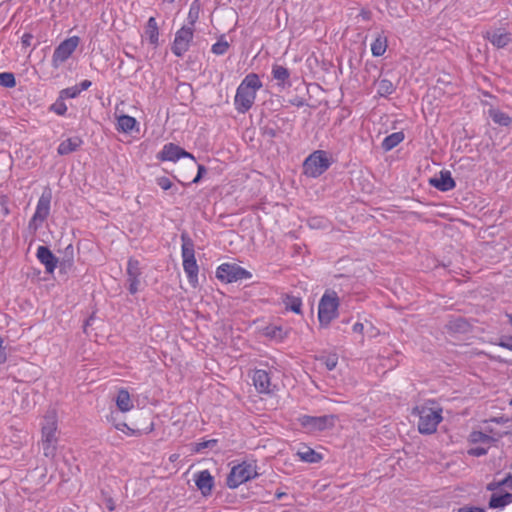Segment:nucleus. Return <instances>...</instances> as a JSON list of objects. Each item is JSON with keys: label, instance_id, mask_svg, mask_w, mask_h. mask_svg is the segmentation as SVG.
<instances>
[{"label": "nucleus", "instance_id": "f257e3e1", "mask_svg": "<svg viewBox=\"0 0 512 512\" xmlns=\"http://www.w3.org/2000/svg\"><path fill=\"white\" fill-rule=\"evenodd\" d=\"M263 83L256 73H248L240 82L234 96V107L238 113L245 114L254 105L258 91Z\"/></svg>", "mask_w": 512, "mask_h": 512}, {"label": "nucleus", "instance_id": "f03ea898", "mask_svg": "<svg viewBox=\"0 0 512 512\" xmlns=\"http://www.w3.org/2000/svg\"><path fill=\"white\" fill-rule=\"evenodd\" d=\"M442 407L433 400H428L413 409V414L418 416V431L424 435H431L437 431L438 425L443 420Z\"/></svg>", "mask_w": 512, "mask_h": 512}, {"label": "nucleus", "instance_id": "7ed1b4c3", "mask_svg": "<svg viewBox=\"0 0 512 512\" xmlns=\"http://www.w3.org/2000/svg\"><path fill=\"white\" fill-rule=\"evenodd\" d=\"M43 455L46 458L54 459L58 446V418L55 411L48 412L41 423V439Z\"/></svg>", "mask_w": 512, "mask_h": 512}, {"label": "nucleus", "instance_id": "20e7f679", "mask_svg": "<svg viewBox=\"0 0 512 512\" xmlns=\"http://www.w3.org/2000/svg\"><path fill=\"white\" fill-rule=\"evenodd\" d=\"M182 246H181V256H182V265L183 270L187 276V280L189 284L196 288L199 285V266L197 264L195 258V250L194 244L192 240L184 235H182Z\"/></svg>", "mask_w": 512, "mask_h": 512}, {"label": "nucleus", "instance_id": "39448f33", "mask_svg": "<svg viewBox=\"0 0 512 512\" xmlns=\"http://www.w3.org/2000/svg\"><path fill=\"white\" fill-rule=\"evenodd\" d=\"M340 300L335 291L327 290L318 305V320L322 327H328L339 315Z\"/></svg>", "mask_w": 512, "mask_h": 512}, {"label": "nucleus", "instance_id": "423d86ee", "mask_svg": "<svg viewBox=\"0 0 512 512\" xmlns=\"http://www.w3.org/2000/svg\"><path fill=\"white\" fill-rule=\"evenodd\" d=\"M258 476L257 465L252 462H242L233 466L226 478V485L235 489Z\"/></svg>", "mask_w": 512, "mask_h": 512}, {"label": "nucleus", "instance_id": "0eeeda50", "mask_svg": "<svg viewBox=\"0 0 512 512\" xmlns=\"http://www.w3.org/2000/svg\"><path fill=\"white\" fill-rule=\"evenodd\" d=\"M331 165L327 153L323 150L314 151L303 163V172L306 176L317 178Z\"/></svg>", "mask_w": 512, "mask_h": 512}, {"label": "nucleus", "instance_id": "6e6552de", "mask_svg": "<svg viewBox=\"0 0 512 512\" xmlns=\"http://www.w3.org/2000/svg\"><path fill=\"white\" fill-rule=\"evenodd\" d=\"M216 277L224 283L250 279L252 273L236 263H222L216 269Z\"/></svg>", "mask_w": 512, "mask_h": 512}, {"label": "nucleus", "instance_id": "1a4fd4ad", "mask_svg": "<svg viewBox=\"0 0 512 512\" xmlns=\"http://www.w3.org/2000/svg\"><path fill=\"white\" fill-rule=\"evenodd\" d=\"M52 193L46 189L38 199L35 212L29 222L31 229L37 230L50 214Z\"/></svg>", "mask_w": 512, "mask_h": 512}, {"label": "nucleus", "instance_id": "9d476101", "mask_svg": "<svg viewBox=\"0 0 512 512\" xmlns=\"http://www.w3.org/2000/svg\"><path fill=\"white\" fill-rule=\"evenodd\" d=\"M336 416H309L303 415L299 418L302 427L306 428L309 432L323 431L332 428L335 424Z\"/></svg>", "mask_w": 512, "mask_h": 512}, {"label": "nucleus", "instance_id": "9b49d317", "mask_svg": "<svg viewBox=\"0 0 512 512\" xmlns=\"http://www.w3.org/2000/svg\"><path fill=\"white\" fill-rule=\"evenodd\" d=\"M194 37V28L183 26L175 34L171 47L174 55L182 57L190 48Z\"/></svg>", "mask_w": 512, "mask_h": 512}, {"label": "nucleus", "instance_id": "f8f14e48", "mask_svg": "<svg viewBox=\"0 0 512 512\" xmlns=\"http://www.w3.org/2000/svg\"><path fill=\"white\" fill-rule=\"evenodd\" d=\"M80 42L78 36H72L62 41L54 50L52 56V64L58 67L65 62L76 50Z\"/></svg>", "mask_w": 512, "mask_h": 512}, {"label": "nucleus", "instance_id": "ddd939ff", "mask_svg": "<svg viewBox=\"0 0 512 512\" xmlns=\"http://www.w3.org/2000/svg\"><path fill=\"white\" fill-rule=\"evenodd\" d=\"M156 158L161 162H177L181 158H189L195 161L193 154L187 152L174 143H167L163 146Z\"/></svg>", "mask_w": 512, "mask_h": 512}, {"label": "nucleus", "instance_id": "4468645a", "mask_svg": "<svg viewBox=\"0 0 512 512\" xmlns=\"http://www.w3.org/2000/svg\"><path fill=\"white\" fill-rule=\"evenodd\" d=\"M193 480L196 487L204 497H208L212 494V490L214 488V477L211 475L209 470H202L195 473Z\"/></svg>", "mask_w": 512, "mask_h": 512}, {"label": "nucleus", "instance_id": "2eb2a0df", "mask_svg": "<svg viewBox=\"0 0 512 512\" xmlns=\"http://www.w3.org/2000/svg\"><path fill=\"white\" fill-rule=\"evenodd\" d=\"M252 381L255 389L262 394H269L272 392L271 378L267 371L257 369L252 375Z\"/></svg>", "mask_w": 512, "mask_h": 512}, {"label": "nucleus", "instance_id": "dca6fc26", "mask_svg": "<svg viewBox=\"0 0 512 512\" xmlns=\"http://www.w3.org/2000/svg\"><path fill=\"white\" fill-rule=\"evenodd\" d=\"M37 259L45 266L47 273L52 274L58 263V259L54 256L51 250L46 246H39L36 252Z\"/></svg>", "mask_w": 512, "mask_h": 512}, {"label": "nucleus", "instance_id": "f3484780", "mask_svg": "<svg viewBox=\"0 0 512 512\" xmlns=\"http://www.w3.org/2000/svg\"><path fill=\"white\" fill-rule=\"evenodd\" d=\"M483 37L498 49L506 47L511 42V34L503 29L486 31Z\"/></svg>", "mask_w": 512, "mask_h": 512}, {"label": "nucleus", "instance_id": "a211bd4d", "mask_svg": "<svg viewBox=\"0 0 512 512\" xmlns=\"http://www.w3.org/2000/svg\"><path fill=\"white\" fill-rule=\"evenodd\" d=\"M429 183L431 186L443 192L452 190L456 185L449 171H441L438 176L431 178Z\"/></svg>", "mask_w": 512, "mask_h": 512}, {"label": "nucleus", "instance_id": "6ab92c4d", "mask_svg": "<svg viewBox=\"0 0 512 512\" xmlns=\"http://www.w3.org/2000/svg\"><path fill=\"white\" fill-rule=\"evenodd\" d=\"M107 420L116 430L124 433L126 436H140L142 434L141 430L133 429L127 423L119 421L118 414L113 411L107 416Z\"/></svg>", "mask_w": 512, "mask_h": 512}, {"label": "nucleus", "instance_id": "aec40b11", "mask_svg": "<svg viewBox=\"0 0 512 512\" xmlns=\"http://www.w3.org/2000/svg\"><path fill=\"white\" fill-rule=\"evenodd\" d=\"M159 27L155 17H150L147 21L144 30V37L148 40L149 44L154 48L159 45Z\"/></svg>", "mask_w": 512, "mask_h": 512}, {"label": "nucleus", "instance_id": "412c9836", "mask_svg": "<svg viewBox=\"0 0 512 512\" xmlns=\"http://www.w3.org/2000/svg\"><path fill=\"white\" fill-rule=\"evenodd\" d=\"M296 456L300 461L306 463H318L323 459V455L316 452L314 449L307 445H302L296 452Z\"/></svg>", "mask_w": 512, "mask_h": 512}, {"label": "nucleus", "instance_id": "4be33fe9", "mask_svg": "<svg viewBox=\"0 0 512 512\" xmlns=\"http://www.w3.org/2000/svg\"><path fill=\"white\" fill-rule=\"evenodd\" d=\"M83 144V140L78 137V136H75V137H70V138H67L65 140H63L58 148H57V152L59 155H68L76 150H78L81 145Z\"/></svg>", "mask_w": 512, "mask_h": 512}, {"label": "nucleus", "instance_id": "5701e85b", "mask_svg": "<svg viewBox=\"0 0 512 512\" xmlns=\"http://www.w3.org/2000/svg\"><path fill=\"white\" fill-rule=\"evenodd\" d=\"M115 403L117 408L123 413H127L134 408L130 393L124 388L118 390Z\"/></svg>", "mask_w": 512, "mask_h": 512}, {"label": "nucleus", "instance_id": "b1692460", "mask_svg": "<svg viewBox=\"0 0 512 512\" xmlns=\"http://www.w3.org/2000/svg\"><path fill=\"white\" fill-rule=\"evenodd\" d=\"M116 120V130L122 133H130L138 125L134 117L125 114L117 116Z\"/></svg>", "mask_w": 512, "mask_h": 512}, {"label": "nucleus", "instance_id": "393cba45", "mask_svg": "<svg viewBox=\"0 0 512 512\" xmlns=\"http://www.w3.org/2000/svg\"><path fill=\"white\" fill-rule=\"evenodd\" d=\"M388 47V39L383 34H379L371 43V53L374 57L384 55Z\"/></svg>", "mask_w": 512, "mask_h": 512}, {"label": "nucleus", "instance_id": "a878e982", "mask_svg": "<svg viewBox=\"0 0 512 512\" xmlns=\"http://www.w3.org/2000/svg\"><path fill=\"white\" fill-rule=\"evenodd\" d=\"M512 503V493H504L501 495L493 494L489 500V508L497 509L504 508L505 506Z\"/></svg>", "mask_w": 512, "mask_h": 512}, {"label": "nucleus", "instance_id": "bb28decb", "mask_svg": "<svg viewBox=\"0 0 512 512\" xmlns=\"http://www.w3.org/2000/svg\"><path fill=\"white\" fill-rule=\"evenodd\" d=\"M404 138L405 136L403 132H394L384 138V140L382 141V148L385 151H390L393 148H395L398 144H400L404 140Z\"/></svg>", "mask_w": 512, "mask_h": 512}, {"label": "nucleus", "instance_id": "cd10ccee", "mask_svg": "<svg viewBox=\"0 0 512 512\" xmlns=\"http://www.w3.org/2000/svg\"><path fill=\"white\" fill-rule=\"evenodd\" d=\"M271 73H272L273 78L276 81H278L279 86H284L290 78L289 70L282 65L274 64L272 66Z\"/></svg>", "mask_w": 512, "mask_h": 512}, {"label": "nucleus", "instance_id": "c85d7f7f", "mask_svg": "<svg viewBox=\"0 0 512 512\" xmlns=\"http://www.w3.org/2000/svg\"><path fill=\"white\" fill-rule=\"evenodd\" d=\"M489 116L494 123L501 126H509L512 123V117L499 109L491 108L488 111Z\"/></svg>", "mask_w": 512, "mask_h": 512}, {"label": "nucleus", "instance_id": "c756f323", "mask_svg": "<svg viewBox=\"0 0 512 512\" xmlns=\"http://www.w3.org/2000/svg\"><path fill=\"white\" fill-rule=\"evenodd\" d=\"M284 304L286 310L292 311L296 314L302 313V300L299 297H295L292 295H286L284 299Z\"/></svg>", "mask_w": 512, "mask_h": 512}, {"label": "nucleus", "instance_id": "7c9ffc66", "mask_svg": "<svg viewBox=\"0 0 512 512\" xmlns=\"http://www.w3.org/2000/svg\"><path fill=\"white\" fill-rule=\"evenodd\" d=\"M395 91L394 84L388 79H381L378 82L377 94L380 97H387Z\"/></svg>", "mask_w": 512, "mask_h": 512}, {"label": "nucleus", "instance_id": "2f4dec72", "mask_svg": "<svg viewBox=\"0 0 512 512\" xmlns=\"http://www.w3.org/2000/svg\"><path fill=\"white\" fill-rule=\"evenodd\" d=\"M200 11H201V5H200L199 1L194 0L190 5L188 16H187V20L190 24L189 27L193 28L195 23L198 21Z\"/></svg>", "mask_w": 512, "mask_h": 512}, {"label": "nucleus", "instance_id": "473e14b6", "mask_svg": "<svg viewBox=\"0 0 512 512\" xmlns=\"http://www.w3.org/2000/svg\"><path fill=\"white\" fill-rule=\"evenodd\" d=\"M468 441L472 444L477 443H490L491 437L488 433H485L484 431L479 430H473L468 437Z\"/></svg>", "mask_w": 512, "mask_h": 512}, {"label": "nucleus", "instance_id": "72a5a7b5", "mask_svg": "<svg viewBox=\"0 0 512 512\" xmlns=\"http://www.w3.org/2000/svg\"><path fill=\"white\" fill-rule=\"evenodd\" d=\"M126 273L128 278L140 277V263L137 259L130 258L127 262Z\"/></svg>", "mask_w": 512, "mask_h": 512}, {"label": "nucleus", "instance_id": "f704fd0d", "mask_svg": "<svg viewBox=\"0 0 512 512\" xmlns=\"http://www.w3.org/2000/svg\"><path fill=\"white\" fill-rule=\"evenodd\" d=\"M0 85L6 88H13L16 85L14 74L11 72L0 73Z\"/></svg>", "mask_w": 512, "mask_h": 512}, {"label": "nucleus", "instance_id": "c9c22d12", "mask_svg": "<svg viewBox=\"0 0 512 512\" xmlns=\"http://www.w3.org/2000/svg\"><path fill=\"white\" fill-rule=\"evenodd\" d=\"M484 432L489 434L491 437V442H496L508 434V432L500 431L491 425L485 426Z\"/></svg>", "mask_w": 512, "mask_h": 512}, {"label": "nucleus", "instance_id": "e433bc0d", "mask_svg": "<svg viewBox=\"0 0 512 512\" xmlns=\"http://www.w3.org/2000/svg\"><path fill=\"white\" fill-rule=\"evenodd\" d=\"M216 439L204 440L194 443L192 446L193 453H201L204 449L215 446L217 444Z\"/></svg>", "mask_w": 512, "mask_h": 512}, {"label": "nucleus", "instance_id": "4c0bfd02", "mask_svg": "<svg viewBox=\"0 0 512 512\" xmlns=\"http://www.w3.org/2000/svg\"><path fill=\"white\" fill-rule=\"evenodd\" d=\"M229 44L226 41H218L212 45L211 51L216 55H223L227 52Z\"/></svg>", "mask_w": 512, "mask_h": 512}, {"label": "nucleus", "instance_id": "58836bf2", "mask_svg": "<svg viewBox=\"0 0 512 512\" xmlns=\"http://www.w3.org/2000/svg\"><path fill=\"white\" fill-rule=\"evenodd\" d=\"M322 360H323L325 367L329 371H332L333 369H335L338 364V357L336 354H332L327 357H324Z\"/></svg>", "mask_w": 512, "mask_h": 512}, {"label": "nucleus", "instance_id": "ea45409f", "mask_svg": "<svg viewBox=\"0 0 512 512\" xmlns=\"http://www.w3.org/2000/svg\"><path fill=\"white\" fill-rule=\"evenodd\" d=\"M50 110L57 115H64L67 112V106L63 101H56L51 105Z\"/></svg>", "mask_w": 512, "mask_h": 512}, {"label": "nucleus", "instance_id": "a19ab883", "mask_svg": "<svg viewBox=\"0 0 512 512\" xmlns=\"http://www.w3.org/2000/svg\"><path fill=\"white\" fill-rule=\"evenodd\" d=\"M156 183L164 191H167L173 187L172 181L166 176L157 177Z\"/></svg>", "mask_w": 512, "mask_h": 512}, {"label": "nucleus", "instance_id": "79ce46f5", "mask_svg": "<svg viewBox=\"0 0 512 512\" xmlns=\"http://www.w3.org/2000/svg\"><path fill=\"white\" fill-rule=\"evenodd\" d=\"M128 290L134 295L139 291L140 277L128 278Z\"/></svg>", "mask_w": 512, "mask_h": 512}, {"label": "nucleus", "instance_id": "37998d69", "mask_svg": "<svg viewBox=\"0 0 512 512\" xmlns=\"http://www.w3.org/2000/svg\"><path fill=\"white\" fill-rule=\"evenodd\" d=\"M352 330L354 333H357L361 336L360 343L363 344L364 343V324L361 322H356L353 325Z\"/></svg>", "mask_w": 512, "mask_h": 512}, {"label": "nucleus", "instance_id": "c03bdc74", "mask_svg": "<svg viewBox=\"0 0 512 512\" xmlns=\"http://www.w3.org/2000/svg\"><path fill=\"white\" fill-rule=\"evenodd\" d=\"M62 94L67 98H75L80 94L78 87H71L62 91Z\"/></svg>", "mask_w": 512, "mask_h": 512}, {"label": "nucleus", "instance_id": "a18cd8bd", "mask_svg": "<svg viewBox=\"0 0 512 512\" xmlns=\"http://www.w3.org/2000/svg\"><path fill=\"white\" fill-rule=\"evenodd\" d=\"M487 453V449L482 447H475L468 450V454L471 456L479 457Z\"/></svg>", "mask_w": 512, "mask_h": 512}, {"label": "nucleus", "instance_id": "49530a36", "mask_svg": "<svg viewBox=\"0 0 512 512\" xmlns=\"http://www.w3.org/2000/svg\"><path fill=\"white\" fill-rule=\"evenodd\" d=\"M7 360V354L4 347V339L0 335V364L5 363Z\"/></svg>", "mask_w": 512, "mask_h": 512}, {"label": "nucleus", "instance_id": "de8ad7c7", "mask_svg": "<svg viewBox=\"0 0 512 512\" xmlns=\"http://www.w3.org/2000/svg\"><path fill=\"white\" fill-rule=\"evenodd\" d=\"M457 512H485V510L477 506H463Z\"/></svg>", "mask_w": 512, "mask_h": 512}, {"label": "nucleus", "instance_id": "09e8293b", "mask_svg": "<svg viewBox=\"0 0 512 512\" xmlns=\"http://www.w3.org/2000/svg\"><path fill=\"white\" fill-rule=\"evenodd\" d=\"M32 39L33 35L31 33H24L21 37V43L23 47H29L31 45Z\"/></svg>", "mask_w": 512, "mask_h": 512}, {"label": "nucleus", "instance_id": "8fccbe9b", "mask_svg": "<svg viewBox=\"0 0 512 512\" xmlns=\"http://www.w3.org/2000/svg\"><path fill=\"white\" fill-rule=\"evenodd\" d=\"M205 173H206L205 167L203 165H198L197 175L192 180V183H198Z\"/></svg>", "mask_w": 512, "mask_h": 512}, {"label": "nucleus", "instance_id": "3c124183", "mask_svg": "<svg viewBox=\"0 0 512 512\" xmlns=\"http://www.w3.org/2000/svg\"><path fill=\"white\" fill-rule=\"evenodd\" d=\"M500 482L499 481H493L487 485V490L489 491H495L498 488H500Z\"/></svg>", "mask_w": 512, "mask_h": 512}, {"label": "nucleus", "instance_id": "603ef678", "mask_svg": "<svg viewBox=\"0 0 512 512\" xmlns=\"http://www.w3.org/2000/svg\"><path fill=\"white\" fill-rule=\"evenodd\" d=\"M90 86H91V81L84 80L80 83V87H78V88L81 92V91L87 90Z\"/></svg>", "mask_w": 512, "mask_h": 512}, {"label": "nucleus", "instance_id": "864d4df0", "mask_svg": "<svg viewBox=\"0 0 512 512\" xmlns=\"http://www.w3.org/2000/svg\"><path fill=\"white\" fill-rule=\"evenodd\" d=\"M512 480V476L510 474H508L503 480L499 481L500 482V486H505V485H508V483Z\"/></svg>", "mask_w": 512, "mask_h": 512}, {"label": "nucleus", "instance_id": "5fc2aeb1", "mask_svg": "<svg viewBox=\"0 0 512 512\" xmlns=\"http://www.w3.org/2000/svg\"><path fill=\"white\" fill-rule=\"evenodd\" d=\"M107 508L110 510V511H113L115 509V504H114V501L112 499H109L108 502H107Z\"/></svg>", "mask_w": 512, "mask_h": 512}, {"label": "nucleus", "instance_id": "6e6d98bb", "mask_svg": "<svg viewBox=\"0 0 512 512\" xmlns=\"http://www.w3.org/2000/svg\"><path fill=\"white\" fill-rule=\"evenodd\" d=\"M179 457H180V455H179V454L174 453V454H171V455L169 456V460H170L171 462H176V461L179 459Z\"/></svg>", "mask_w": 512, "mask_h": 512}, {"label": "nucleus", "instance_id": "4d7b16f0", "mask_svg": "<svg viewBox=\"0 0 512 512\" xmlns=\"http://www.w3.org/2000/svg\"><path fill=\"white\" fill-rule=\"evenodd\" d=\"M499 346H501L503 348H506V349H509V350H512V344H509V343H506V342H500Z\"/></svg>", "mask_w": 512, "mask_h": 512}, {"label": "nucleus", "instance_id": "13d9d810", "mask_svg": "<svg viewBox=\"0 0 512 512\" xmlns=\"http://www.w3.org/2000/svg\"><path fill=\"white\" fill-rule=\"evenodd\" d=\"M153 429H154V424L152 423V424L150 425V427H149V429H148L147 433L152 432V431H153Z\"/></svg>", "mask_w": 512, "mask_h": 512}, {"label": "nucleus", "instance_id": "bf43d9fd", "mask_svg": "<svg viewBox=\"0 0 512 512\" xmlns=\"http://www.w3.org/2000/svg\"><path fill=\"white\" fill-rule=\"evenodd\" d=\"M164 2H167V3H174L175 0H164Z\"/></svg>", "mask_w": 512, "mask_h": 512}, {"label": "nucleus", "instance_id": "052dcab7", "mask_svg": "<svg viewBox=\"0 0 512 512\" xmlns=\"http://www.w3.org/2000/svg\"><path fill=\"white\" fill-rule=\"evenodd\" d=\"M501 420L500 419H492L491 422H497L499 423Z\"/></svg>", "mask_w": 512, "mask_h": 512}, {"label": "nucleus", "instance_id": "680f3d73", "mask_svg": "<svg viewBox=\"0 0 512 512\" xmlns=\"http://www.w3.org/2000/svg\"><path fill=\"white\" fill-rule=\"evenodd\" d=\"M510 323L512 325V315L509 316Z\"/></svg>", "mask_w": 512, "mask_h": 512}]
</instances>
